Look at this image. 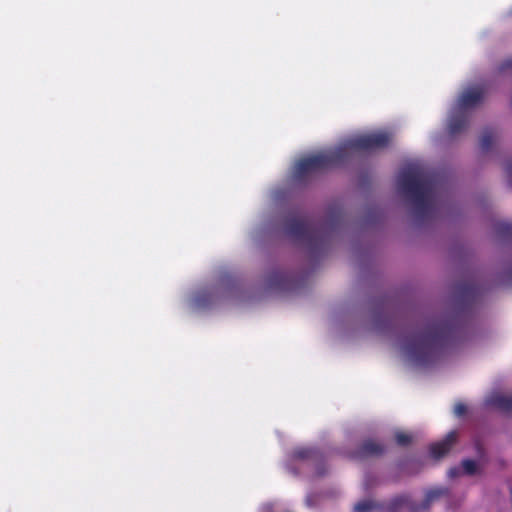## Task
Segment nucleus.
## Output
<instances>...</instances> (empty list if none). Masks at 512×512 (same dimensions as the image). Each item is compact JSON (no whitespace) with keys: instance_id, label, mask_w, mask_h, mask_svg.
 I'll use <instances>...</instances> for the list:
<instances>
[{"instance_id":"7","label":"nucleus","mask_w":512,"mask_h":512,"mask_svg":"<svg viewBox=\"0 0 512 512\" xmlns=\"http://www.w3.org/2000/svg\"><path fill=\"white\" fill-rule=\"evenodd\" d=\"M395 438H396V441L401 445H405V444L409 443L411 440V436L404 432H397L395 435Z\"/></svg>"},{"instance_id":"6","label":"nucleus","mask_w":512,"mask_h":512,"mask_svg":"<svg viewBox=\"0 0 512 512\" xmlns=\"http://www.w3.org/2000/svg\"><path fill=\"white\" fill-rule=\"evenodd\" d=\"M477 470H478V466H477L476 462H474L472 460H465L462 462L460 467L450 469L449 476L455 477L460 474L472 475V474L476 473Z\"/></svg>"},{"instance_id":"5","label":"nucleus","mask_w":512,"mask_h":512,"mask_svg":"<svg viewBox=\"0 0 512 512\" xmlns=\"http://www.w3.org/2000/svg\"><path fill=\"white\" fill-rule=\"evenodd\" d=\"M488 402L502 410H510L512 408V397L499 392L491 394L488 398Z\"/></svg>"},{"instance_id":"9","label":"nucleus","mask_w":512,"mask_h":512,"mask_svg":"<svg viewBox=\"0 0 512 512\" xmlns=\"http://www.w3.org/2000/svg\"><path fill=\"white\" fill-rule=\"evenodd\" d=\"M381 145H383V142L379 141V140H373V141L363 142V143L359 144V146L364 147V148L378 147Z\"/></svg>"},{"instance_id":"1","label":"nucleus","mask_w":512,"mask_h":512,"mask_svg":"<svg viewBox=\"0 0 512 512\" xmlns=\"http://www.w3.org/2000/svg\"><path fill=\"white\" fill-rule=\"evenodd\" d=\"M487 93V87L482 84L462 91L449 111L447 128H466L469 113L484 103Z\"/></svg>"},{"instance_id":"12","label":"nucleus","mask_w":512,"mask_h":512,"mask_svg":"<svg viewBox=\"0 0 512 512\" xmlns=\"http://www.w3.org/2000/svg\"><path fill=\"white\" fill-rule=\"evenodd\" d=\"M368 451L370 453H377L380 450L378 449V447H368Z\"/></svg>"},{"instance_id":"11","label":"nucleus","mask_w":512,"mask_h":512,"mask_svg":"<svg viewBox=\"0 0 512 512\" xmlns=\"http://www.w3.org/2000/svg\"><path fill=\"white\" fill-rule=\"evenodd\" d=\"M507 69H512V60H506L500 66V71H505Z\"/></svg>"},{"instance_id":"3","label":"nucleus","mask_w":512,"mask_h":512,"mask_svg":"<svg viewBox=\"0 0 512 512\" xmlns=\"http://www.w3.org/2000/svg\"><path fill=\"white\" fill-rule=\"evenodd\" d=\"M401 187L415 196H421L426 191V183L421 173L415 170H409L400 177Z\"/></svg>"},{"instance_id":"2","label":"nucleus","mask_w":512,"mask_h":512,"mask_svg":"<svg viewBox=\"0 0 512 512\" xmlns=\"http://www.w3.org/2000/svg\"><path fill=\"white\" fill-rule=\"evenodd\" d=\"M330 159L327 154L317 153L300 159L294 165V174L298 177L323 168L328 165Z\"/></svg>"},{"instance_id":"4","label":"nucleus","mask_w":512,"mask_h":512,"mask_svg":"<svg viewBox=\"0 0 512 512\" xmlns=\"http://www.w3.org/2000/svg\"><path fill=\"white\" fill-rule=\"evenodd\" d=\"M455 439H456V433L453 431V432H450L444 440L433 444L431 446L432 456L434 458L442 457L445 453H447L449 451V449Z\"/></svg>"},{"instance_id":"10","label":"nucleus","mask_w":512,"mask_h":512,"mask_svg":"<svg viewBox=\"0 0 512 512\" xmlns=\"http://www.w3.org/2000/svg\"><path fill=\"white\" fill-rule=\"evenodd\" d=\"M465 411H466V407L462 403H457L454 406V413L456 416H462L465 413Z\"/></svg>"},{"instance_id":"8","label":"nucleus","mask_w":512,"mask_h":512,"mask_svg":"<svg viewBox=\"0 0 512 512\" xmlns=\"http://www.w3.org/2000/svg\"><path fill=\"white\" fill-rule=\"evenodd\" d=\"M371 508V503L368 501L359 502L355 505L356 512H366Z\"/></svg>"}]
</instances>
